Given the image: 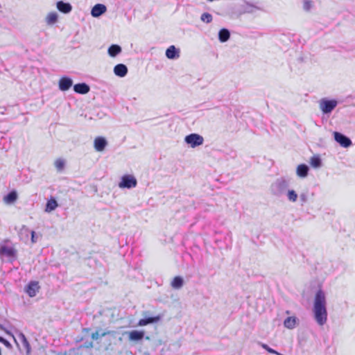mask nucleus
Masks as SVG:
<instances>
[{
    "label": "nucleus",
    "mask_w": 355,
    "mask_h": 355,
    "mask_svg": "<svg viewBox=\"0 0 355 355\" xmlns=\"http://www.w3.org/2000/svg\"><path fill=\"white\" fill-rule=\"evenodd\" d=\"M309 166L306 164H302L297 167L296 173L298 177L304 178L308 175Z\"/></svg>",
    "instance_id": "nucleus-19"
},
{
    "label": "nucleus",
    "mask_w": 355,
    "mask_h": 355,
    "mask_svg": "<svg viewBox=\"0 0 355 355\" xmlns=\"http://www.w3.org/2000/svg\"><path fill=\"white\" fill-rule=\"evenodd\" d=\"M40 286L37 282H31L28 285L26 291L30 297H33L37 295Z\"/></svg>",
    "instance_id": "nucleus-12"
},
{
    "label": "nucleus",
    "mask_w": 355,
    "mask_h": 355,
    "mask_svg": "<svg viewBox=\"0 0 355 355\" xmlns=\"http://www.w3.org/2000/svg\"><path fill=\"white\" fill-rule=\"evenodd\" d=\"M55 166L58 171H62L64 166V162L61 159H58L55 162Z\"/></svg>",
    "instance_id": "nucleus-33"
},
{
    "label": "nucleus",
    "mask_w": 355,
    "mask_h": 355,
    "mask_svg": "<svg viewBox=\"0 0 355 355\" xmlns=\"http://www.w3.org/2000/svg\"><path fill=\"white\" fill-rule=\"evenodd\" d=\"M57 8L63 13H69L72 10V6L69 3L60 1L57 3Z\"/></svg>",
    "instance_id": "nucleus-18"
},
{
    "label": "nucleus",
    "mask_w": 355,
    "mask_h": 355,
    "mask_svg": "<svg viewBox=\"0 0 355 355\" xmlns=\"http://www.w3.org/2000/svg\"><path fill=\"white\" fill-rule=\"evenodd\" d=\"M326 304L325 293L320 289L316 292L314 297L313 312L316 322L320 326L324 325L327 320Z\"/></svg>",
    "instance_id": "nucleus-1"
},
{
    "label": "nucleus",
    "mask_w": 355,
    "mask_h": 355,
    "mask_svg": "<svg viewBox=\"0 0 355 355\" xmlns=\"http://www.w3.org/2000/svg\"><path fill=\"white\" fill-rule=\"evenodd\" d=\"M0 342L8 348L12 347L11 344L3 337H0Z\"/></svg>",
    "instance_id": "nucleus-36"
},
{
    "label": "nucleus",
    "mask_w": 355,
    "mask_h": 355,
    "mask_svg": "<svg viewBox=\"0 0 355 355\" xmlns=\"http://www.w3.org/2000/svg\"><path fill=\"white\" fill-rule=\"evenodd\" d=\"M300 199L302 204L306 203L308 200L307 194L305 193H302L300 195Z\"/></svg>",
    "instance_id": "nucleus-35"
},
{
    "label": "nucleus",
    "mask_w": 355,
    "mask_h": 355,
    "mask_svg": "<svg viewBox=\"0 0 355 355\" xmlns=\"http://www.w3.org/2000/svg\"><path fill=\"white\" fill-rule=\"evenodd\" d=\"M183 284H184V280H183V278L181 277L180 276H177V277H174V279H173V281L171 283V286L174 289L181 288L182 287Z\"/></svg>",
    "instance_id": "nucleus-25"
},
{
    "label": "nucleus",
    "mask_w": 355,
    "mask_h": 355,
    "mask_svg": "<svg viewBox=\"0 0 355 355\" xmlns=\"http://www.w3.org/2000/svg\"><path fill=\"white\" fill-rule=\"evenodd\" d=\"M107 146V141L103 137H97L94 141V147L98 152H102Z\"/></svg>",
    "instance_id": "nucleus-8"
},
{
    "label": "nucleus",
    "mask_w": 355,
    "mask_h": 355,
    "mask_svg": "<svg viewBox=\"0 0 355 355\" xmlns=\"http://www.w3.org/2000/svg\"><path fill=\"white\" fill-rule=\"evenodd\" d=\"M310 164L314 168H319L322 165V161L320 157L313 156L311 158Z\"/></svg>",
    "instance_id": "nucleus-30"
},
{
    "label": "nucleus",
    "mask_w": 355,
    "mask_h": 355,
    "mask_svg": "<svg viewBox=\"0 0 355 355\" xmlns=\"http://www.w3.org/2000/svg\"><path fill=\"white\" fill-rule=\"evenodd\" d=\"M73 90L78 94H86L89 92L90 87L86 83H78L73 86Z\"/></svg>",
    "instance_id": "nucleus-17"
},
{
    "label": "nucleus",
    "mask_w": 355,
    "mask_h": 355,
    "mask_svg": "<svg viewBox=\"0 0 355 355\" xmlns=\"http://www.w3.org/2000/svg\"><path fill=\"white\" fill-rule=\"evenodd\" d=\"M286 196L288 200L291 202H295L297 200V193L294 190H287Z\"/></svg>",
    "instance_id": "nucleus-28"
},
{
    "label": "nucleus",
    "mask_w": 355,
    "mask_h": 355,
    "mask_svg": "<svg viewBox=\"0 0 355 355\" xmlns=\"http://www.w3.org/2000/svg\"><path fill=\"white\" fill-rule=\"evenodd\" d=\"M261 8L254 4L245 2L243 5L241 6V10L243 13H254L257 10H260Z\"/></svg>",
    "instance_id": "nucleus-14"
},
{
    "label": "nucleus",
    "mask_w": 355,
    "mask_h": 355,
    "mask_svg": "<svg viewBox=\"0 0 355 355\" xmlns=\"http://www.w3.org/2000/svg\"><path fill=\"white\" fill-rule=\"evenodd\" d=\"M212 15L208 12H204L200 17V19L207 24L210 23L212 21Z\"/></svg>",
    "instance_id": "nucleus-32"
},
{
    "label": "nucleus",
    "mask_w": 355,
    "mask_h": 355,
    "mask_svg": "<svg viewBox=\"0 0 355 355\" xmlns=\"http://www.w3.org/2000/svg\"><path fill=\"white\" fill-rule=\"evenodd\" d=\"M122 51L121 47L118 44H112L107 50V53L110 57H116Z\"/></svg>",
    "instance_id": "nucleus-21"
},
{
    "label": "nucleus",
    "mask_w": 355,
    "mask_h": 355,
    "mask_svg": "<svg viewBox=\"0 0 355 355\" xmlns=\"http://www.w3.org/2000/svg\"><path fill=\"white\" fill-rule=\"evenodd\" d=\"M114 73L119 77H124L128 73V67L123 64H118L114 67Z\"/></svg>",
    "instance_id": "nucleus-16"
},
{
    "label": "nucleus",
    "mask_w": 355,
    "mask_h": 355,
    "mask_svg": "<svg viewBox=\"0 0 355 355\" xmlns=\"http://www.w3.org/2000/svg\"><path fill=\"white\" fill-rule=\"evenodd\" d=\"M107 10L106 6L101 3L96 4L92 9L91 15L94 17H98Z\"/></svg>",
    "instance_id": "nucleus-11"
},
{
    "label": "nucleus",
    "mask_w": 355,
    "mask_h": 355,
    "mask_svg": "<svg viewBox=\"0 0 355 355\" xmlns=\"http://www.w3.org/2000/svg\"><path fill=\"white\" fill-rule=\"evenodd\" d=\"M85 347H87V348H89V347H93V343L92 342H90V343H86L85 344Z\"/></svg>",
    "instance_id": "nucleus-39"
},
{
    "label": "nucleus",
    "mask_w": 355,
    "mask_h": 355,
    "mask_svg": "<svg viewBox=\"0 0 355 355\" xmlns=\"http://www.w3.org/2000/svg\"><path fill=\"white\" fill-rule=\"evenodd\" d=\"M137 185V179L132 175H125L121 177L119 187L121 189H132Z\"/></svg>",
    "instance_id": "nucleus-4"
},
{
    "label": "nucleus",
    "mask_w": 355,
    "mask_h": 355,
    "mask_svg": "<svg viewBox=\"0 0 355 355\" xmlns=\"http://www.w3.org/2000/svg\"><path fill=\"white\" fill-rule=\"evenodd\" d=\"M159 320V316L148 317L147 318H143V319L139 320L137 323V325L140 326V327L146 326L149 324H153V323L157 322Z\"/></svg>",
    "instance_id": "nucleus-20"
},
{
    "label": "nucleus",
    "mask_w": 355,
    "mask_h": 355,
    "mask_svg": "<svg viewBox=\"0 0 355 355\" xmlns=\"http://www.w3.org/2000/svg\"><path fill=\"white\" fill-rule=\"evenodd\" d=\"M262 347L263 349H265L266 351H268L269 353L275 354L277 355H282V354H280V353L277 352V351H275V349L270 348L268 345H267L266 344H263Z\"/></svg>",
    "instance_id": "nucleus-34"
},
{
    "label": "nucleus",
    "mask_w": 355,
    "mask_h": 355,
    "mask_svg": "<svg viewBox=\"0 0 355 355\" xmlns=\"http://www.w3.org/2000/svg\"><path fill=\"white\" fill-rule=\"evenodd\" d=\"M16 250L12 246L0 245V258L3 257L13 258L16 256Z\"/></svg>",
    "instance_id": "nucleus-7"
},
{
    "label": "nucleus",
    "mask_w": 355,
    "mask_h": 355,
    "mask_svg": "<svg viewBox=\"0 0 355 355\" xmlns=\"http://www.w3.org/2000/svg\"><path fill=\"white\" fill-rule=\"evenodd\" d=\"M58 20V15L55 12H50L46 17V22L49 24H53Z\"/></svg>",
    "instance_id": "nucleus-31"
},
{
    "label": "nucleus",
    "mask_w": 355,
    "mask_h": 355,
    "mask_svg": "<svg viewBox=\"0 0 355 355\" xmlns=\"http://www.w3.org/2000/svg\"><path fill=\"white\" fill-rule=\"evenodd\" d=\"M115 334H116V332L114 331H106L102 332L101 334H99V332L98 331H96V332H94L92 334L91 337L93 340H96L100 337H104L107 335L114 336Z\"/></svg>",
    "instance_id": "nucleus-26"
},
{
    "label": "nucleus",
    "mask_w": 355,
    "mask_h": 355,
    "mask_svg": "<svg viewBox=\"0 0 355 355\" xmlns=\"http://www.w3.org/2000/svg\"><path fill=\"white\" fill-rule=\"evenodd\" d=\"M337 105L338 101L334 99L329 100L324 98L319 102L320 108L323 114L331 113L336 108Z\"/></svg>",
    "instance_id": "nucleus-3"
},
{
    "label": "nucleus",
    "mask_w": 355,
    "mask_h": 355,
    "mask_svg": "<svg viewBox=\"0 0 355 355\" xmlns=\"http://www.w3.org/2000/svg\"><path fill=\"white\" fill-rule=\"evenodd\" d=\"M31 241L33 243H35L37 242V238L35 236V232L34 231L31 232Z\"/></svg>",
    "instance_id": "nucleus-38"
},
{
    "label": "nucleus",
    "mask_w": 355,
    "mask_h": 355,
    "mask_svg": "<svg viewBox=\"0 0 355 355\" xmlns=\"http://www.w3.org/2000/svg\"><path fill=\"white\" fill-rule=\"evenodd\" d=\"M287 314H289V311H286V312Z\"/></svg>",
    "instance_id": "nucleus-41"
},
{
    "label": "nucleus",
    "mask_w": 355,
    "mask_h": 355,
    "mask_svg": "<svg viewBox=\"0 0 355 355\" xmlns=\"http://www.w3.org/2000/svg\"><path fill=\"white\" fill-rule=\"evenodd\" d=\"M311 7V1H305L304 3V9L306 10H309Z\"/></svg>",
    "instance_id": "nucleus-37"
},
{
    "label": "nucleus",
    "mask_w": 355,
    "mask_h": 355,
    "mask_svg": "<svg viewBox=\"0 0 355 355\" xmlns=\"http://www.w3.org/2000/svg\"><path fill=\"white\" fill-rule=\"evenodd\" d=\"M58 207V204L56 200L53 198L49 199L46 205L45 211L51 212L54 211Z\"/></svg>",
    "instance_id": "nucleus-22"
},
{
    "label": "nucleus",
    "mask_w": 355,
    "mask_h": 355,
    "mask_svg": "<svg viewBox=\"0 0 355 355\" xmlns=\"http://www.w3.org/2000/svg\"><path fill=\"white\" fill-rule=\"evenodd\" d=\"M184 141L191 148H196L203 144L204 139L198 134L191 133L185 137Z\"/></svg>",
    "instance_id": "nucleus-5"
},
{
    "label": "nucleus",
    "mask_w": 355,
    "mask_h": 355,
    "mask_svg": "<svg viewBox=\"0 0 355 355\" xmlns=\"http://www.w3.org/2000/svg\"><path fill=\"white\" fill-rule=\"evenodd\" d=\"M299 324V319L295 316L286 318L284 321V325L288 329H293Z\"/></svg>",
    "instance_id": "nucleus-13"
},
{
    "label": "nucleus",
    "mask_w": 355,
    "mask_h": 355,
    "mask_svg": "<svg viewBox=\"0 0 355 355\" xmlns=\"http://www.w3.org/2000/svg\"><path fill=\"white\" fill-rule=\"evenodd\" d=\"M334 136L335 141L344 148H348L352 144L351 139L340 132H334Z\"/></svg>",
    "instance_id": "nucleus-6"
},
{
    "label": "nucleus",
    "mask_w": 355,
    "mask_h": 355,
    "mask_svg": "<svg viewBox=\"0 0 355 355\" xmlns=\"http://www.w3.org/2000/svg\"><path fill=\"white\" fill-rule=\"evenodd\" d=\"M125 334L128 335L129 340L130 341H140L145 336L144 331L133 330L131 331L125 332Z\"/></svg>",
    "instance_id": "nucleus-10"
},
{
    "label": "nucleus",
    "mask_w": 355,
    "mask_h": 355,
    "mask_svg": "<svg viewBox=\"0 0 355 355\" xmlns=\"http://www.w3.org/2000/svg\"><path fill=\"white\" fill-rule=\"evenodd\" d=\"M290 185V180L281 177L275 180L270 185L271 193L276 197H281L286 194Z\"/></svg>",
    "instance_id": "nucleus-2"
},
{
    "label": "nucleus",
    "mask_w": 355,
    "mask_h": 355,
    "mask_svg": "<svg viewBox=\"0 0 355 355\" xmlns=\"http://www.w3.org/2000/svg\"><path fill=\"white\" fill-rule=\"evenodd\" d=\"M166 56L168 59H177L180 57V50L173 45L170 46L166 51Z\"/></svg>",
    "instance_id": "nucleus-15"
},
{
    "label": "nucleus",
    "mask_w": 355,
    "mask_h": 355,
    "mask_svg": "<svg viewBox=\"0 0 355 355\" xmlns=\"http://www.w3.org/2000/svg\"><path fill=\"white\" fill-rule=\"evenodd\" d=\"M17 199V193L15 191H12L4 196L3 200L7 204H12Z\"/></svg>",
    "instance_id": "nucleus-24"
},
{
    "label": "nucleus",
    "mask_w": 355,
    "mask_h": 355,
    "mask_svg": "<svg viewBox=\"0 0 355 355\" xmlns=\"http://www.w3.org/2000/svg\"><path fill=\"white\" fill-rule=\"evenodd\" d=\"M6 334L8 335H11V334L8 331H6Z\"/></svg>",
    "instance_id": "nucleus-40"
},
{
    "label": "nucleus",
    "mask_w": 355,
    "mask_h": 355,
    "mask_svg": "<svg viewBox=\"0 0 355 355\" xmlns=\"http://www.w3.org/2000/svg\"><path fill=\"white\" fill-rule=\"evenodd\" d=\"M19 336L21 338L24 347L26 349V354L28 355L31 352L30 344L24 334L21 333Z\"/></svg>",
    "instance_id": "nucleus-29"
},
{
    "label": "nucleus",
    "mask_w": 355,
    "mask_h": 355,
    "mask_svg": "<svg viewBox=\"0 0 355 355\" xmlns=\"http://www.w3.org/2000/svg\"><path fill=\"white\" fill-rule=\"evenodd\" d=\"M73 85V80L67 76L62 77L58 83L59 89L61 91H67Z\"/></svg>",
    "instance_id": "nucleus-9"
},
{
    "label": "nucleus",
    "mask_w": 355,
    "mask_h": 355,
    "mask_svg": "<svg viewBox=\"0 0 355 355\" xmlns=\"http://www.w3.org/2000/svg\"><path fill=\"white\" fill-rule=\"evenodd\" d=\"M31 231H30L27 227H26L25 225H23L19 232V234L21 239L24 240V241L28 240L29 234H31Z\"/></svg>",
    "instance_id": "nucleus-27"
},
{
    "label": "nucleus",
    "mask_w": 355,
    "mask_h": 355,
    "mask_svg": "<svg viewBox=\"0 0 355 355\" xmlns=\"http://www.w3.org/2000/svg\"><path fill=\"white\" fill-rule=\"evenodd\" d=\"M230 37V33L227 28H222L218 33V40L220 42H227Z\"/></svg>",
    "instance_id": "nucleus-23"
}]
</instances>
